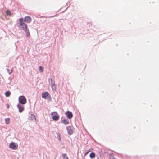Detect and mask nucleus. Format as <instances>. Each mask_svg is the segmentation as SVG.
Wrapping results in <instances>:
<instances>
[{
    "instance_id": "9b49d317",
    "label": "nucleus",
    "mask_w": 159,
    "mask_h": 159,
    "mask_svg": "<svg viewBox=\"0 0 159 159\" xmlns=\"http://www.w3.org/2000/svg\"><path fill=\"white\" fill-rule=\"evenodd\" d=\"M30 120L31 121H36V118L34 114H32L30 117Z\"/></svg>"
},
{
    "instance_id": "ddd939ff",
    "label": "nucleus",
    "mask_w": 159,
    "mask_h": 159,
    "mask_svg": "<svg viewBox=\"0 0 159 159\" xmlns=\"http://www.w3.org/2000/svg\"><path fill=\"white\" fill-rule=\"evenodd\" d=\"M62 122L65 125H67L69 124V121L66 119H64L62 120Z\"/></svg>"
},
{
    "instance_id": "f03ea898",
    "label": "nucleus",
    "mask_w": 159,
    "mask_h": 159,
    "mask_svg": "<svg viewBox=\"0 0 159 159\" xmlns=\"http://www.w3.org/2000/svg\"><path fill=\"white\" fill-rule=\"evenodd\" d=\"M19 102L21 104H25L26 103L27 100L25 97L23 96H21L19 97Z\"/></svg>"
},
{
    "instance_id": "423d86ee",
    "label": "nucleus",
    "mask_w": 159,
    "mask_h": 159,
    "mask_svg": "<svg viewBox=\"0 0 159 159\" xmlns=\"http://www.w3.org/2000/svg\"><path fill=\"white\" fill-rule=\"evenodd\" d=\"M17 107L19 109V111L20 112H22L23 111L24 109L23 106L22 105L20 104H19L17 105Z\"/></svg>"
},
{
    "instance_id": "5701e85b",
    "label": "nucleus",
    "mask_w": 159,
    "mask_h": 159,
    "mask_svg": "<svg viewBox=\"0 0 159 159\" xmlns=\"http://www.w3.org/2000/svg\"><path fill=\"white\" fill-rule=\"evenodd\" d=\"M50 80H51V82H53V80H52V78H51V79H50Z\"/></svg>"
},
{
    "instance_id": "9d476101",
    "label": "nucleus",
    "mask_w": 159,
    "mask_h": 159,
    "mask_svg": "<svg viewBox=\"0 0 159 159\" xmlns=\"http://www.w3.org/2000/svg\"><path fill=\"white\" fill-rule=\"evenodd\" d=\"M24 30L26 34V36L27 37H29L30 36V33L28 28L25 29Z\"/></svg>"
},
{
    "instance_id": "2eb2a0df",
    "label": "nucleus",
    "mask_w": 159,
    "mask_h": 159,
    "mask_svg": "<svg viewBox=\"0 0 159 159\" xmlns=\"http://www.w3.org/2000/svg\"><path fill=\"white\" fill-rule=\"evenodd\" d=\"M11 94L10 92L9 91H7L5 93V96L7 97H8Z\"/></svg>"
},
{
    "instance_id": "0eeeda50",
    "label": "nucleus",
    "mask_w": 159,
    "mask_h": 159,
    "mask_svg": "<svg viewBox=\"0 0 159 159\" xmlns=\"http://www.w3.org/2000/svg\"><path fill=\"white\" fill-rule=\"evenodd\" d=\"M66 115L67 117L69 119H70L73 117V114L70 111L66 112Z\"/></svg>"
},
{
    "instance_id": "6ab92c4d",
    "label": "nucleus",
    "mask_w": 159,
    "mask_h": 159,
    "mask_svg": "<svg viewBox=\"0 0 159 159\" xmlns=\"http://www.w3.org/2000/svg\"><path fill=\"white\" fill-rule=\"evenodd\" d=\"M7 71L9 74L11 73L12 72V70L11 69H7Z\"/></svg>"
},
{
    "instance_id": "a211bd4d",
    "label": "nucleus",
    "mask_w": 159,
    "mask_h": 159,
    "mask_svg": "<svg viewBox=\"0 0 159 159\" xmlns=\"http://www.w3.org/2000/svg\"><path fill=\"white\" fill-rule=\"evenodd\" d=\"M39 68L40 71L41 72H43V71L44 69L43 67L42 66H39Z\"/></svg>"
},
{
    "instance_id": "412c9836",
    "label": "nucleus",
    "mask_w": 159,
    "mask_h": 159,
    "mask_svg": "<svg viewBox=\"0 0 159 159\" xmlns=\"http://www.w3.org/2000/svg\"><path fill=\"white\" fill-rule=\"evenodd\" d=\"M6 14L7 15H10L11 12L9 11H6Z\"/></svg>"
},
{
    "instance_id": "20e7f679",
    "label": "nucleus",
    "mask_w": 159,
    "mask_h": 159,
    "mask_svg": "<svg viewBox=\"0 0 159 159\" xmlns=\"http://www.w3.org/2000/svg\"><path fill=\"white\" fill-rule=\"evenodd\" d=\"M9 147L10 148L12 149L16 150L17 148L18 145H16L15 143L12 142L10 143L9 145Z\"/></svg>"
},
{
    "instance_id": "6e6552de",
    "label": "nucleus",
    "mask_w": 159,
    "mask_h": 159,
    "mask_svg": "<svg viewBox=\"0 0 159 159\" xmlns=\"http://www.w3.org/2000/svg\"><path fill=\"white\" fill-rule=\"evenodd\" d=\"M67 130L68 134L71 135L73 133V130L71 129V127L70 126H68L66 127Z\"/></svg>"
},
{
    "instance_id": "dca6fc26",
    "label": "nucleus",
    "mask_w": 159,
    "mask_h": 159,
    "mask_svg": "<svg viewBox=\"0 0 159 159\" xmlns=\"http://www.w3.org/2000/svg\"><path fill=\"white\" fill-rule=\"evenodd\" d=\"M5 122L7 124H9L10 123V119L9 118L5 119Z\"/></svg>"
},
{
    "instance_id": "4468645a",
    "label": "nucleus",
    "mask_w": 159,
    "mask_h": 159,
    "mask_svg": "<svg viewBox=\"0 0 159 159\" xmlns=\"http://www.w3.org/2000/svg\"><path fill=\"white\" fill-rule=\"evenodd\" d=\"M89 156L91 158H93L95 157V154L94 152H92L90 154Z\"/></svg>"
},
{
    "instance_id": "aec40b11",
    "label": "nucleus",
    "mask_w": 159,
    "mask_h": 159,
    "mask_svg": "<svg viewBox=\"0 0 159 159\" xmlns=\"http://www.w3.org/2000/svg\"><path fill=\"white\" fill-rule=\"evenodd\" d=\"M92 150H93V149H89L88 151H87V152H86L85 153V155H86L87 154H88V153L89 152H91V151H92Z\"/></svg>"
},
{
    "instance_id": "4be33fe9",
    "label": "nucleus",
    "mask_w": 159,
    "mask_h": 159,
    "mask_svg": "<svg viewBox=\"0 0 159 159\" xmlns=\"http://www.w3.org/2000/svg\"><path fill=\"white\" fill-rule=\"evenodd\" d=\"M6 106L7 108L8 109L9 108V105L8 104H6Z\"/></svg>"
},
{
    "instance_id": "7ed1b4c3",
    "label": "nucleus",
    "mask_w": 159,
    "mask_h": 159,
    "mask_svg": "<svg viewBox=\"0 0 159 159\" xmlns=\"http://www.w3.org/2000/svg\"><path fill=\"white\" fill-rule=\"evenodd\" d=\"M51 115L53 120L55 121L58 120L59 118L58 114L56 112H52L51 113Z\"/></svg>"
},
{
    "instance_id": "1a4fd4ad",
    "label": "nucleus",
    "mask_w": 159,
    "mask_h": 159,
    "mask_svg": "<svg viewBox=\"0 0 159 159\" xmlns=\"http://www.w3.org/2000/svg\"><path fill=\"white\" fill-rule=\"evenodd\" d=\"M48 93L47 92H45L42 93V97L43 98H46L48 97Z\"/></svg>"
},
{
    "instance_id": "f8f14e48",
    "label": "nucleus",
    "mask_w": 159,
    "mask_h": 159,
    "mask_svg": "<svg viewBox=\"0 0 159 159\" xmlns=\"http://www.w3.org/2000/svg\"><path fill=\"white\" fill-rule=\"evenodd\" d=\"M52 88L53 90H55L56 89V87L54 84V82H52L51 83Z\"/></svg>"
},
{
    "instance_id": "39448f33",
    "label": "nucleus",
    "mask_w": 159,
    "mask_h": 159,
    "mask_svg": "<svg viewBox=\"0 0 159 159\" xmlns=\"http://www.w3.org/2000/svg\"><path fill=\"white\" fill-rule=\"evenodd\" d=\"M31 18L29 16H25L24 19V21L26 22L27 23H30L31 21Z\"/></svg>"
},
{
    "instance_id": "f3484780",
    "label": "nucleus",
    "mask_w": 159,
    "mask_h": 159,
    "mask_svg": "<svg viewBox=\"0 0 159 159\" xmlns=\"http://www.w3.org/2000/svg\"><path fill=\"white\" fill-rule=\"evenodd\" d=\"M62 156L63 159H69L66 154H63Z\"/></svg>"
},
{
    "instance_id": "b1692460",
    "label": "nucleus",
    "mask_w": 159,
    "mask_h": 159,
    "mask_svg": "<svg viewBox=\"0 0 159 159\" xmlns=\"http://www.w3.org/2000/svg\"><path fill=\"white\" fill-rule=\"evenodd\" d=\"M54 16H50V17H53Z\"/></svg>"
},
{
    "instance_id": "393cba45",
    "label": "nucleus",
    "mask_w": 159,
    "mask_h": 159,
    "mask_svg": "<svg viewBox=\"0 0 159 159\" xmlns=\"http://www.w3.org/2000/svg\"><path fill=\"white\" fill-rule=\"evenodd\" d=\"M59 140H61V138H59Z\"/></svg>"
},
{
    "instance_id": "f257e3e1",
    "label": "nucleus",
    "mask_w": 159,
    "mask_h": 159,
    "mask_svg": "<svg viewBox=\"0 0 159 159\" xmlns=\"http://www.w3.org/2000/svg\"><path fill=\"white\" fill-rule=\"evenodd\" d=\"M19 21L20 22L19 26L20 29L24 30L25 29L28 28L27 25L25 23L24 21V18H20L19 19Z\"/></svg>"
}]
</instances>
